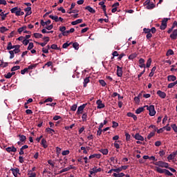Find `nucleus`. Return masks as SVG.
Wrapping results in <instances>:
<instances>
[{
    "instance_id": "nucleus-40",
    "label": "nucleus",
    "mask_w": 177,
    "mask_h": 177,
    "mask_svg": "<svg viewBox=\"0 0 177 177\" xmlns=\"http://www.w3.org/2000/svg\"><path fill=\"white\" fill-rule=\"evenodd\" d=\"M136 56H138V54L133 53L129 56V60H133V59H135V57H136Z\"/></svg>"
},
{
    "instance_id": "nucleus-48",
    "label": "nucleus",
    "mask_w": 177,
    "mask_h": 177,
    "mask_svg": "<svg viewBox=\"0 0 177 177\" xmlns=\"http://www.w3.org/2000/svg\"><path fill=\"white\" fill-rule=\"evenodd\" d=\"M172 129L176 133H177V126L176 124H173L171 125Z\"/></svg>"
},
{
    "instance_id": "nucleus-54",
    "label": "nucleus",
    "mask_w": 177,
    "mask_h": 177,
    "mask_svg": "<svg viewBox=\"0 0 177 177\" xmlns=\"http://www.w3.org/2000/svg\"><path fill=\"white\" fill-rule=\"evenodd\" d=\"M99 83L100 85H102V86H105L106 85V82H104L103 80H100Z\"/></svg>"
},
{
    "instance_id": "nucleus-20",
    "label": "nucleus",
    "mask_w": 177,
    "mask_h": 177,
    "mask_svg": "<svg viewBox=\"0 0 177 177\" xmlns=\"http://www.w3.org/2000/svg\"><path fill=\"white\" fill-rule=\"evenodd\" d=\"M41 145H42L44 149L48 148V145H46V140H45L44 138L41 140Z\"/></svg>"
},
{
    "instance_id": "nucleus-51",
    "label": "nucleus",
    "mask_w": 177,
    "mask_h": 177,
    "mask_svg": "<svg viewBox=\"0 0 177 177\" xmlns=\"http://www.w3.org/2000/svg\"><path fill=\"white\" fill-rule=\"evenodd\" d=\"M125 136H126V140L127 142H129V140H131V136L129 133H125Z\"/></svg>"
},
{
    "instance_id": "nucleus-18",
    "label": "nucleus",
    "mask_w": 177,
    "mask_h": 177,
    "mask_svg": "<svg viewBox=\"0 0 177 177\" xmlns=\"http://www.w3.org/2000/svg\"><path fill=\"white\" fill-rule=\"evenodd\" d=\"M155 171L158 172V174H164L165 171V169H161L158 167H156Z\"/></svg>"
},
{
    "instance_id": "nucleus-15",
    "label": "nucleus",
    "mask_w": 177,
    "mask_h": 177,
    "mask_svg": "<svg viewBox=\"0 0 177 177\" xmlns=\"http://www.w3.org/2000/svg\"><path fill=\"white\" fill-rule=\"evenodd\" d=\"M111 172H116L117 174H120V172H121V168L118 167V169H111L109 171L108 174H111Z\"/></svg>"
},
{
    "instance_id": "nucleus-19",
    "label": "nucleus",
    "mask_w": 177,
    "mask_h": 177,
    "mask_svg": "<svg viewBox=\"0 0 177 177\" xmlns=\"http://www.w3.org/2000/svg\"><path fill=\"white\" fill-rule=\"evenodd\" d=\"M156 8V5L154 3H150L147 6L146 8L148 9V10H151V9H154Z\"/></svg>"
},
{
    "instance_id": "nucleus-41",
    "label": "nucleus",
    "mask_w": 177,
    "mask_h": 177,
    "mask_svg": "<svg viewBox=\"0 0 177 177\" xmlns=\"http://www.w3.org/2000/svg\"><path fill=\"white\" fill-rule=\"evenodd\" d=\"M175 85H177L176 81L172 83H169L167 86V88H174V86H175Z\"/></svg>"
},
{
    "instance_id": "nucleus-14",
    "label": "nucleus",
    "mask_w": 177,
    "mask_h": 177,
    "mask_svg": "<svg viewBox=\"0 0 177 177\" xmlns=\"http://www.w3.org/2000/svg\"><path fill=\"white\" fill-rule=\"evenodd\" d=\"M89 78H91V77H86L84 80V82H83V84H84V85H83L84 88H86V86L88 85V84H89V82L91 81V80H89Z\"/></svg>"
},
{
    "instance_id": "nucleus-11",
    "label": "nucleus",
    "mask_w": 177,
    "mask_h": 177,
    "mask_svg": "<svg viewBox=\"0 0 177 177\" xmlns=\"http://www.w3.org/2000/svg\"><path fill=\"white\" fill-rule=\"evenodd\" d=\"M171 39H177V29L173 30L172 33L170 35Z\"/></svg>"
},
{
    "instance_id": "nucleus-9",
    "label": "nucleus",
    "mask_w": 177,
    "mask_h": 177,
    "mask_svg": "<svg viewBox=\"0 0 177 177\" xmlns=\"http://www.w3.org/2000/svg\"><path fill=\"white\" fill-rule=\"evenodd\" d=\"M167 81L169 82H174L175 81H176V76L174 75H170L167 76Z\"/></svg>"
},
{
    "instance_id": "nucleus-22",
    "label": "nucleus",
    "mask_w": 177,
    "mask_h": 177,
    "mask_svg": "<svg viewBox=\"0 0 177 177\" xmlns=\"http://www.w3.org/2000/svg\"><path fill=\"white\" fill-rule=\"evenodd\" d=\"M49 18L52 19V20H55V21L56 23H57V21H59V17L57 16H53L52 15H49Z\"/></svg>"
},
{
    "instance_id": "nucleus-4",
    "label": "nucleus",
    "mask_w": 177,
    "mask_h": 177,
    "mask_svg": "<svg viewBox=\"0 0 177 177\" xmlns=\"http://www.w3.org/2000/svg\"><path fill=\"white\" fill-rule=\"evenodd\" d=\"M10 171L12 172V174L14 175L15 177H17V175H21L20 169L17 167L15 169L11 168Z\"/></svg>"
},
{
    "instance_id": "nucleus-3",
    "label": "nucleus",
    "mask_w": 177,
    "mask_h": 177,
    "mask_svg": "<svg viewBox=\"0 0 177 177\" xmlns=\"http://www.w3.org/2000/svg\"><path fill=\"white\" fill-rule=\"evenodd\" d=\"M147 107V110H148L149 111V115L151 117H154V115H156V109H154V105H150L149 106H146Z\"/></svg>"
},
{
    "instance_id": "nucleus-44",
    "label": "nucleus",
    "mask_w": 177,
    "mask_h": 177,
    "mask_svg": "<svg viewBox=\"0 0 177 177\" xmlns=\"http://www.w3.org/2000/svg\"><path fill=\"white\" fill-rule=\"evenodd\" d=\"M174 55V50L169 49L167 50L166 56H172Z\"/></svg>"
},
{
    "instance_id": "nucleus-49",
    "label": "nucleus",
    "mask_w": 177,
    "mask_h": 177,
    "mask_svg": "<svg viewBox=\"0 0 177 177\" xmlns=\"http://www.w3.org/2000/svg\"><path fill=\"white\" fill-rule=\"evenodd\" d=\"M35 38H42L43 35L41 33H34Z\"/></svg>"
},
{
    "instance_id": "nucleus-60",
    "label": "nucleus",
    "mask_w": 177,
    "mask_h": 177,
    "mask_svg": "<svg viewBox=\"0 0 177 177\" xmlns=\"http://www.w3.org/2000/svg\"><path fill=\"white\" fill-rule=\"evenodd\" d=\"M112 124H113L112 127L113 128H117L118 127V123L117 122L113 121Z\"/></svg>"
},
{
    "instance_id": "nucleus-50",
    "label": "nucleus",
    "mask_w": 177,
    "mask_h": 177,
    "mask_svg": "<svg viewBox=\"0 0 177 177\" xmlns=\"http://www.w3.org/2000/svg\"><path fill=\"white\" fill-rule=\"evenodd\" d=\"M167 127H164L163 128H160V129H157V133H162L164 132V129H165Z\"/></svg>"
},
{
    "instance_id": "nucleus-55",
    "label": "nucleus",
    "mask_w": 177,
    "mask_h": 177,
    "mask_svg": "<svg viewBox=\"0 0 177 177\" xmlns=\"http://www.w3.org/2000/svg\"><path fill=\"white\" fill-rule=\"evenodd\" d=\"M77 107V104H73V105L71 107V111H76Z\"/></svg>"
},
{
    "instance_id": "nucleus-45",
    "label": "nucleus",
    "mask_w": 177,
    "mask_h": 177,
    "mask_svg": "<svg viewBox=\"0 0 177 177\" xmlns=\"http://www.w3.org/2000/svg\"><path fill=\"white\" fill-rule=\"evenodd\" d=\"M82 121L84 122L86 121V119L88 118V114L86 113H84L82 115Z\"/></svg>"
},
{
    "instance_id": "nucleus-43",
    "label": "nucleus",
    "mask_w": 177,
    "mask_h": 177,
    "mask_svg": "<svg viewBox=\"0 0 177 177\" xmlns=\"http://www.w3.org/2000/svg\"><path fill=\"white\" fill-rule=\"evenodd\" d=\"M152 128V129H153V132H157V129H158V128H157V127H156V125L154 124H151L149 127V129Z\"/></svg>"
},
{
    "instance_id": "nucleus-59",
    "label": "nucleus",
    "mask_w": 177,
    "mask_h": 177,
    "mask_svg": "<svg viewBox=\"0 0 177 177\" xmlns=\"http://www.w3.org/2000/svg\"><path fill=\"white\" fill-rule=\"evenodd\" d=\"M9 53L10 55V59H13V57H15V53L13 52V50H10Z\"/></svg>"
},
{
    "instance_id": "nucleus-2",
    "label": "nucleus",
    "mask_w": 177,
    "mask_h": 177,
    "mask_svg": "<svg viewBox=\"0 0 177 177\" xmlns=\"http://www.w3.org/2000/svg\"><path fill=\"white\" fill-rule=\"evenodd\" d=\"M154 165H156L157 167H160V168H168V165H169V163L162 162L161 160L153 162Z\"/></svg>"
},
{
    "instance_id": "nucleus-35",
    "label": "nucleus",
    "mask_w": 177,
    "mask_h": 177,
    "mask_svg": "<svg viewBox=\"0 0 177 177\" xmlns=\"http://www.w3.org/2000/svg\"><path fill=\"white\" fill-rule=\"evenodd\" d=\"M70 45H73V42H70L69 44H68V42H66V43L64 44L62 46V48L64 49H66V48H68V46H70Z\"/></svg>"
},
{
    "instance_id": "nucleus-61",
    "label": "nucleus",
    "mask_w": 177,
    "mask_h": 177,
    "mask_svg": "<svg viewBox=\"0 0 177 177\" xmlns=\"http://www.w3.org/2000/svg\"><path fill=\"white\" fill-rule=\"evenodd\" d=\"M66 30V26H60L59 27V31H61V32H62V34L64 33V32H65Z\"/></svg>"
},
{
    "instance_id": "nucleus-13",
    "label": "nucleus",
    "mask_w": 177,
    "mask_h": 177,
    "mask_svg": "<svg viewBox=\"0 0 177 177\" xmlns=\"http://www.w3.org/2000/svg\"><path fill=\"white\" fill-rule=\"evenodd\" d=\"M117 75L118 77H122V68L117 66Z\"/></svg>"
},
{
    "instance_id": "nucleus-28",
    "label": "nucleus",
    "mask_w": 177,
    "mask_h": 177,
    "mask_svg": "<svg viewBox=\"0 0 177 177\" xmlns=\"http://www.w3.org/2000/svg\"><path fill=\"white\" fill-rule=\"evenodd\" d=\"M50 49H54V50H60L59 47H57V44H52L50 46Z\"/></svg>"
},
{
    "instance_id": "nucleus-62",
    "label": "nucleus",
    "mask_w": 177,
    "mask_h": 177,
    "mask_svg": "<svg viewBox=\"0 0 177 177\" xmlns=\"http://www.w3.org/2000/svg\"><path fill=\"white\" fill-rule=\"evenodd\" d=\"M43 39H44V42H46V44H48V42H49V41H50V38H49V37H44V38H43Z\"/></svg>"
},
{
    "instance_id": "nucleus-39",
    "label": "nucleus",
    "mask_w": 177,
    "mask_h": 177,
    "mask_svg": "<svg viewBox=\"0 0 177 177\" xmlns=\"http://www.w3.org/2000/svg\"><path fill=\"white\" fill-rule=\"evenodd\" d=\"M156 135V133L154 131H151L148 136H147V139L150 140L153 136Z\"/></svg>"
},
{
    "instance_id": "nucleus-57",
    "label": "nucleus",
    "mask_w": 177,
    "mask_h": 177,
    "mask_svg": "<svg viewBox=\"0 0 177 177\" xmlns=\"http://www.w3.org/2000/svg\"><path fill=\"white\" fill-rule=\"evenodd\" d=\"M174 158H175V156L171 153L167 156V160L169 161L171 160H174Z\"/></svg>"
},
{
    "instance_id": "nucleus-7",
    "label": "nucleus",
    "mask_w": 177,
    "mask_h": 177,
    "mask_svg": "<svg viewBox=\"0 0 177 177\" xmlns=\"http://www.w3.org/2000/svg\"><path fill=\"white\" fill-rule=\"evenodd\" d=\"M139 63V67L140 68H144V70H146V64H145V59L143 58H140L138 61Z\"/></svg>"
},
{
    "instance_id": "nucleus-47",
    "label": "nucleus",
    "mask_w": 177,
    "mask_h": 177,
    "mask_svg": "<svg viewBox=\"0 0 177 177\" xmlns=\"http://www.w3.org/2000/svg\"><path fill=\"white\" fill-rule=\"evenodd\" d=\"M32 48H34V43H32V42L29 43V45L27 48L28 50H31V49H32Z\"/></svg>"
},
{
    "instance_id": "nucleus-17",
    "label": "nucleus",
    "mask_w": 177,
    "mask_h": 177,
    "mask_svg": "<svg viewBox=\"0 0 177 177\" xmlns=\"http://www.w3.org/2000/svg\"><path fill=\"white\" fill-rule=\"evenodd\" d=\"M83 20L81 19H77L76 21H72L71 24L72 26H77V24H80V23H82Z\"/></svg>"
},
{
    "instance_id": "nucleus-38",
    "label": "nucleus",
    "mask_w": 177,
    "mask_h": 177,
    "mask_svg": "<svg viewBox=\"0 0 177 177\" xmlns=\"http://www.w3.org/2000/svg\"><path fill=\"white\" fill-rule=\"evenodd\" d=\"M151 66V58L148 59L147 64H146V68H149Z\"/></svg>"
},
{
    "instance_id": "nucleus-58",
    "label": "nucleus",
    "mask_w": 177,
    "mask_h": 177,
    "mask_svg": "<svg viewBox=\"0 0 177 177\" xmlns=\"http://www.w3.org/2000/svg\"><path fill=\"white\" fill-rule=\"evenodd\" d=\"M9 66V63L5 62L4 64H0V67L5 68V67H8Z\"/></svg>"
},
{
    "instance_id": "nucleus-46",
    "label": "nucleus",
    "mask_w": 177,
    "mask_h": 177,
    "mask_svg": "<svg viewBox=\"0 0 177 177\" xmlns=\"http://www.w3.org/2000/svg\"><path fill=\"white\" fill-rule=\"evenodd\" d=\"M17 70H20V66H15L11 68V71H17Z\"/></svg>"
},
{
    "instance_id": "nucleus-63",
    "label": "nucleus",
    "mask_w": 177,
    "mask_h": 177,
    "mask_svg": "<svg viewBox=\"0 0 177 177\" xmlns=\"http://www.w3.org/2000/svg\"><path fill=\"white\" fill-rule=\"evenodd\" d=\"M59 12H62V13H66V10L63 8V7H60L57 9Z\"/></svg>"
},
{
    "instance_id": "nucleus-29",
    "label": "nucleus",
    "mask_w": 177,
    "mask_h": 177,
    "mask_svg": "<svg viewBox=\"0 0 177 177\" xmlns=\"http://www.w3.org/2000/svg\"><path fill=\"white\" fill-rule=\"evenodd\" d=\"M168 20H171V18H164L162 20V24H165V26H167Z\"/></svg>"
},
{
    "instance_id": "nucleus-5",
    "label": "nucleus",
    "mask_w": 177,
    "mask_h": 177,
    "mask_svg": "<svg viewBox=\"0 0 177 177\" xmlns=\"http://www.w3.org/2000/svg\"><path fill=\"white\" fill-rule=\"evenodd\" d=\"M85 107H86V104H83L82 105L80 106L77 108L76 114L77 115L82 114V111H84V109H85Z\"/></svg>"
},
{
    "instance_id": "nucleus-27",
    "label": "nucleus",
    "mask_w": 177,
    "mask_h": 177,
    "mask_svg": "<svg viewBox=\"0 0 177 177\" xmlns=\"http://www.w3.org/2000/svg\"><path fill=\"white\" fill-rule=\"evenodd\" d=\"M11 49H15V46L12 45V42H8L7 46V50H11Z\"/></svg>"
},
{
    "instance_id": "nucleus-32",
    "label": "nucleus",
    "mask_w": 177,
    "mask_h": 177,
    "mask_svg": "<svg viewBox=\"0 0 177 177\" xmlns=\"http://www.w3.org/2000/svg\"><path fill=\"white\" fill-rule=\"evenodd\" d=\"M8 30H9V29L6 28V27L1 26L0 28V32H1V34H3V32H6V31H8Z\"/></svg>"
},
{
    "instance_id": "nucleus-21",
    "label": "nucleus",
    "mask_w": 177,
    "mask_h": 177,
    "mask_svg": "<svg viewBox=\"0 0 177 177\" xmlns=\"http://www.w3.org/2000/svg\"><path fill=\"white\" fill-rule=\"evenodd\" d=\"M142 111H145V107H140L136 110V114H140Z\"/></svg>"
},
{
    "instance_id": "nucleus-34",
    "label": "nucleus",
    "mask_w": 177,
    "mask_h": 177,
    "mask_svg": "<svg viewBox=\"0 0 177 177\" xmlns=\"http://www.w3.org/2000/svg\"><path fill=\"white\" fill-rule=\"evenodd\" d=\"M165 175H167L168 176H173L174 174L171 173L168 169H165Z\"/></svg>"
},
{
    "instance_id": "nucleus-37",
    "label": "nucleus",
    "mask_w": 177,
    "mask_h": 177,
    "mask_svg": "<svg viewBox=\"0 0 177 177\" xmlns=\"http://www.w3.org/2000/svg\"><path fill=\"white\" fill-rule=\"evenodd\" d=\"M37 66H38V64H33L28 66V70H33V68H35Z\"/></svg>"
},
{
    "instance_id": "nucleus-24",
    "label": "nucleus",
    "mask_w": 177,
    "mask_h": 177,
    "mask_svg": "<svg viewBox=\"0 0 177 177\" xmlns=\"http://www.w3.org/2000/svg\"><path fill=\"white\" fill-rule=\"evenodd\" d=\"M156 70H157V67L153 66L151 71V73L149 75V77H153V75H154V73L156 72Z\"/></svg>"
},
{
    "instance_id": "nucleus-31",
    "label": "nucleus",
    "mask_w": 177,
    "mask_h": 177,
    "mask_svg": "<svg viewBox=\"0 0 177 177\" xmlns=\"http://www.w3.org/2000/svg\"><path fill=\"white\" fill-rule=\"evenodd\" d=\"M24 30H27V26H23V27H21L19 28H18V32L19 34H21V32H23V31H24Z\"/></svg>"
},
{
    "instance_id": "nucleus-26",
    "label": "nucleus",
    "mask_w": 177,
    "mask_h": 177,
    "mask_svg": "<svg viewBox=\"0 0 177 177\" xmlns=\"http://www.w3.org/2000/svg\"><path fill=\"white\" fill-rule=\"evenodd\" d=\"M100 153H102V154H104V156H107V154H109V149H100Z\"/></svg>"
},
{
    "instance_id": "nucleus-25",
    "label": "nucleus",
    "mask_w": 177,
    "mask_h": 177,
    "mask_svg": "<svg viewBox=\"0 0 177 177\" xmlns=\"http://www.w3.org/2000/svg\"><path fill=\"white\" fill-rule=\"evenodd\" d=\"M92 171L95 172V174H97V172H102V168H98L96 167H94L93 169H91Z\"/></svg>"
},
{
    "instance_id": "nucleus-64",
    "label": "nucleus",
    "mask_w": 177,
    "mask_h": 177,
    "mask_svg": "<svg viewBox=\"0 0 177 177\" xmlns=\"http://www.w3.org/2000/svg\"><path fill=\"white\" fill-rule=\"evenodd\" d=\"M12 52H13L14 53H19L20 52V48H15L12 50Z\"/></svg>"
},
{
    "instance_id": "nucleus-53",
    "label": "nucleus",
    "mask_w": 177,
    "mask_h": 177,
    "mask_svg": "<svg viewBox=\"0 0 177 177\" xmlns=\"http://www.w3.org/2000/svg\"><path fill=\"white\" fill-rule=\"evenodd\" d=\"M143 31L145 34H150L151 32V30L150 29L146 28L143 29Z\"/></svg>"
},
{
    "instance_id": "nucleus-33",
    "label": "nucleus",
    "mask_w": 177,
    "mask_h": 177,
    "mask_svg": "<svg viewBox=\"0 0 177 177\" xmlns=\"http://www.w3.org/2000/svg\"><path fill=\"white\" fill-rule=\"evenodd\" d=\"M73 47L74 49H75V50H78V49H80V44L77 42H75L73 44Z\"/></svg>"
},
{
    "instance_id": "nucleus-10",
    "label": "nucleus",
    "mask_w": 177,
    "mask_h": 177,
    "mask_svg": "<svg viewBox=\"0 0 177 177\" xmlns=\"http://www.w3.org/2000/svg\"><path fill=\"white\" fill-rule=\"evenodd\" d=\"M134 138L136 140H140L141 142H143V140H145V138H143V136H142L138 133H136V135L134 136Z\"/></svg>"
},
{
    "instance_id": "nucleus-6",
    "label": "nucleus",
    "mask_w": 177,
    "mask_h": 177,
    "mask_svg": "<svg viewBox=\"0 0 177 177\" xmlns=\"http://www.w3.org/2000/svg\"><path fill=\"white\" fill-rule=\"evenodd\" d=\"M157 95L159 96V97H161V99H165V97H167V93H165V92L162 91L160 90H158L157 91Z\"/></svg>"
},
{
    "instance_id": "nucleus-8",
    "label": "nucleus",
    "mask_w": 177,
    "mask_h": 177,
    "mask_svg": "<svg viewBox=\"0 0 177 177\" xmlns=\"http://www.w3.org/2000/svg\"><path fill=\"white\" fill-rule=\"evenodd\" d=\"M96 104L97 105V109H104V104L102 102L101 100H98L96 102Z\"/></svg>"
},
{
    "instance_id": "nucleus-12",
    "label": "nucleus",
    "mask_w": 177,
    "mask_h": 177,
    "mask_svg": "<svg viewBox=\"0 0 177 177\" xmlns=\"http://www.w3.org/2000/svg\"><path fill=\"white\" fill-rule=\"evenodd\" d=\"M24 12H26L25 17H27V16H30L32 13V11H31V7H27L24 9Z\"/></svg>"
},
{
    "instance_id": "nucleus-23",
    "label": "nucleus",
    "mask_w": 177,
    "mask_h": 177,
    "mask_svg": "<svg viewBox=\"0 0 177 177\" xmlns=\"http://www.w3.org/2000/svg\"><path fill=\"white\" fill-rule=\"evenodd\" d=\"M8 15H9V13H4L3 12H2L1 14H0V16L1 17V20L2 21H3V20H5V19H6Z\"/></svg>"
},
{
    "instance_id": "nucleus-56",
    "label": "nucleus",
    "mask_w": 177,
    "mask_h": 177,
    "mask_svg": "<svg viewBox=\"0 0 177 177\" xmlns=\"http://www.w3.org/2000/svg\"><path fill=\"white\" fill-rule=\"evenodd\" d=\"M62 156H68V154H70V151L68 150H66V151H63L62 152Z\"/></svg>"
},
{
    "instance_id": "nucleus-16",
    "label": "nucleus",
    "mask_w": 177,
    "mask_h": 177,
    "mask_svg": "<svg viewBox=\"0 0 177 177\" xmlns=\"http://www.w3.org/2000/svg\"><path fill=\"white\" fill-rule=\"evenodd\" d=\"M86 10H88V12H90V13H96V11L95 10V9H93L92 7L87 6L85 8Z\"/></svg>"
},
{
    "instance_id": "nucleus-42",
    "label": "nucleus",
    "mask_w": 177,
    "mask_h": 177,
    "mask_svg": "<svg viewBox=\"0 0 177 177\" xmlns=\"http://www.w3.org/2000/svg\"><path fill=\"white\" fill-rule=\"evenodd\" d=\"M22 44L24 45H25V46H27V45H28V44H30V40L29 39H24L23 41H22Z\"/></svg>"
},
{
    "instance_id": "nucleus-1",
    "label": "nucleus",
    "mask_w": 177,
    "mask_h": 177,
    "mask_svg": "<svg viewBox=\"0 0 177 177\" xmlns=\"http://www.w3.org/2000/svg\"><path fill=\"white\" fill-rule=\"evenodd\" d=\"M11 13H15V16H23L24 15V12L21 11V8H18L17 7H15L10 10Z\"/></svg>"
},
{
    "instance_id": "nucleus-52",
    "label": "nucleus",
    "mask_w": 177,
    "mask_h": 177,
    "mask_svg": "<svg viewBox=\"0 0 177 177\" xmlns=\"http://www.w3.org/2000/svg\"><path fill=\"white\" fill-rule=\"evenodd\" d=\"M26 73H28V68H25L24 70L21 71V74H22V75H24Z\"/></svg>"
},
{
    "instance_id": "nucleus-30",
    "label": "nucleus",
    "mask_w": 177,
    "mask_h": 177,
    "mask_svg": "<svg viewBox=\"0 0 177 177\" xmlns=\"http://www.w3.org/2000/svg\"><path fill=\"white\" fill-rule=\"evenodd\" d=\"M19 137L21 142H24L26 139H27V138L24 135L19 134Z\"/></svg>"
},
{
    "instance_id": "nucleus-36",
    "label": "nucleus",
    "mask_w": 177,
    "mask_h": 177,
    "mask_svg": "<svg viewBox=\"0 0 177 177\" xmlns=\"http://www.w3.org/2000/svg\"><path fill=\"white\" fill-rule=\"evenodd\" d=\"M46 132H48L50 135H53L52 132H54L55 133V130H53V129L48 127L46 129Z\"/></svg>"
}]
</instances>
